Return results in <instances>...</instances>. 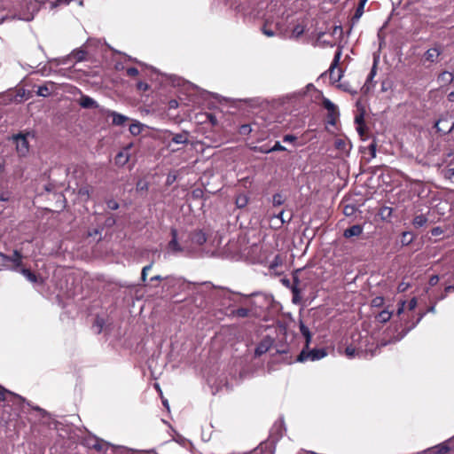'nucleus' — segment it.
<instances>
[{"instance_id":"obj_51","label":"nucleus","mask_w":454,"mask_h":454,"mask_svg":"<svg viewBox=\"0 0 454 454\" xmlns=\"http://www.w3.org/2000/svg\"><path fill=\"white\" fill-rule=\"evenodd\" d=\"M283 215H284V210L280 211L278 215H276V218L279 219L280 220V223H284L286 222H288L290 220V218L288 220H285L284 217H283Z\"/></svg>"},{"instance_id":"obj_28","label":"nucleus","mask_w":454,"mask_h":454,"mask_svg":"<svg viewBox=\"0 0 454 454\" xmlns=\"http://www.w3.org/2000/svg\"><path fill=\"white\" fill-rule=\"evenodd\" d=\"M129 129L133 136H137L142 131V126L139 122H135L129 125Z\"/></svg>"},{"instance_id":"obj_49","label":"nucleus","mask_w":454,"mask_h":454,"mask_svg":"<svg viewBox=\"0 0 454 454\" xmlns=\"http://www.w3.org/2000/svg\"><path fill=\"white\" fill-rule=\"evenodd\" d=\"M438 281H439L438 276L437 275H434L429 279V285L434 286H435L438 283Z\"/></svg>"},{"instance_id":"obj_16","label":"nucleus","mask_w":454,"mask_h":454,"mask_svg":"<svg viewBox=\"0 0 454 454\" xmlns=\"http://www.w3.org/2000/svg\"><path fill=\"white\" fill-rule=\"evenodd\" d=\"M367 1L368 0H359V4L353 16V20H358L362 17Z\"/></svg>"},{"instance_id":"obj_12","label":"nucleus","mask_w":454,"mask_h":454,"mask_svg":"<svg viewBox=\"0 0 454 454\" xmlns=\"http://www.w3.org/2000/svg\"><path fill=\"white\" fill-rule=\"evenodd\" d=\"M129 160V147L119 152L115 156V164L124 166Z\"/></svg>"},{"instance_id":"obj_41","label":"nucleus","mask_w":454,"mask_h":454,"mask_svg":"<svg viewBox=\"0 0 454 454\" xmlns=\"http://www.w3.org/2000/svg\"><path fill=\"white\" fill-rule=\"evenodd\" d=\"M262 32L263 35H265L268 37H272L275 35V32L271 30L270 28H268L267 26H263L262 27Z\"/></svg>"},{"instance_id":"obj_2","label":"nucleus","mask_w":454,"mask_h":454,"mask_svg":"<svg viewBox=\"0 0 454 454\" xmlns=\"http://www.w3.org/2000/svg\"><path fill=\"white\" fill-rule=\"evenodd\" d=\"M29 135L30 133L27 132V134L20 133L13 136V140L16 143L17 153L21 157H25L29 152V144L27 138Z\"/></svg>"},{"instance_id":"obj_11","label":"nucleus","mask_w":454,"mask_h":454,"mask_svg":"<svg viewBox=\"0 0 454 454\" xmlns=\"http://www.w3.org/2000/svg\"><path fill=\"white\" fill-rule=\"evenodd\" d=\"M79 105L85 109L98 107V103L90 97L82 95L79 100Z\"/></svg>"},{"instance_id":"obj_6","label":"nucleus","mask_w":454,"mask_h":454,"mask_svg":"<svg viewBox=\"0 0 454 454\" xmlns=\"http://www.w3.org/2000/svg\"><path fill=\"white\" fill-rule=\"evenodd\" d=\"M171 235L172 239L168 245V250L174 254L182 252L183 248L177 242V231L176 229L171 230Z\"/></svg>"},{"instance_id":"obj_54","label":"nucleus","mask_w":454,"mask_h":454,"mask_svg":"<svg viewBox=\"0 0 454 454\" xmlns=\"http://www.w3.org/2000/svg\"><path fill=\"white\" fill-rule=\"evenodd\" d=\"M148 88V85L143 82H139L137 83V89L141 90H146Z\"/></svg>"},{"instance_id":"obj_37","label":"nucleus","mask_w":454,"mask_h":454,"mask_svg":"<svg viewBox=\"0 0 454 454\" xmlns=\"http://www.w3.org/2000/svg\"><path fill=\"white\" fill-rule=\"evenodd\" d=\"M412 239H413V235L411 232H409V231H406V232H403V242L406 243V244H409L412 241Z\"/></svg>"},{"instance_id":"obj_8","label":"nucleus","mask_w":454,"mask_h":454,"mask_svg":"<svg viewBox=\"0 0 454 454\" xmlns=\"http://www.w3.org/2000/svg\"><path fill=\"white\" fill-rule=\"evenodd\" d=\"M442 51L440 48L434 47L428 49L425 54L424 59L426 61H428L430 63H434L437 61L438 57L441 55Z\"/></svg>"},{"instance_id":"obj_53","label":"nucleus","mask_w":454,"mask_h":454,"mask_svg":"<svg viewBox=\"0 0 454 454\" xmlns=\"http://www.w3.org/2000/svg\"><path fill=\"white\" fill-rule=\"evenodd\" d=\"M355 121L358 125H364V116H363V114L356 116Z\"/></svg>"},{"instance_id":"obj_55","label":"nucleus","mask_w":454,"mask_h":454,"mask_svg":"<svg viewBox=\"0 0 454 454\" xmlns=\"http://www.w3.org/2000/svg\"><path fill=\"white\" fill-rule=\"evenodd\" d=\"M340 87L342 88L345 91H348L351 94H356V90H349V88L346 84H340Z\"/></svg>"},{"instance_id":"obj_43","label":"nucleus","mask_w":454,"mask_h":454,"mask_svg":"<svg viewBox=\"0 0 454 454\" xmlns=\"http://www.w3.org/2000/svg\"><path fill=\"white\" fill-rule=\"evenodd\" d=\"M355 212V207L353 206H346L343 209V213L346 215H353Z\"/></svg>"},{"instance_id":"obj_40","label":"nucleus","mask_w":454,"mask_h":454,"mask_svg":"<svg viewBox=\"0 0 454 454\" xmlns=\"http://www.w3.org/2000/svg\"><path fill=\"white\" fill-rule=\"evenodd\" d=\"M251 131H252V129H251L250 125H248V124H244L239 129V132L242 135H248Z\"/></svg>"},{"instance_id":"obj_1","label":"nucleus","mask_w":454,"mask_h":454,"mask_svg":"<svg viewBox=\"0 0 454 454\" xmlns=\"http://www.w3.org/2000/svg\"><path fill=\"white\" fill-rule=\"evenodd\" d=\"M341 54H342L341 49L339 48L335 51L333 59L331 66L329 67V70H328L330 79L333 83L339 82L342 77V70L341 69H338L337 73L335 72V69L340 63Z\"/></svg>"},{"instance_id":"obj_44","label":"nucleus","mask_w":454,"mask_h":454,"mask_svg":"<svg viewBox=\"0 0 454 454\" xmlns=\"http://www.w3.org/2000/svg\"><path fill=\"white\" fill-rule=\"evenodd\" d=\"M24 96H25V91L22 90V92H21L20 90H19L17 92V94L15 95V97H14V101L15 102H21V101H23Z\"/></svg>"},{"instance_id":"obj_45","label":"nucleus","mask_w":454,"mask_h":454,"mask_svg":"<svg viewBox=\"0 0 454 454\" xmlns=\"http://www.w3.org/2000/svg\"><path fill=\"white\" fill-rule=\"evenodd\" d=\"M416 307H417V299L416 298H412L408 302L407 308H408L409 310H413Z\"/></svg>"},{"instance_id":"obj_61","label":"nucleus","mask_w":454,"mask_h":454,"mask_svg":"<svg viewBox=\"0 0 454 454\" xmlns=\"http://www.w3.org/2000/svg\"><path fill=\"white\" fill-rule=\"evenodd\" d=\"M356 129H357V132L359 133L360 136L364 135V126L363 125H358Z\"/></svg>"},{"instance_id":"obj_13","label":"nucleus","mask_w":454,"mask_h":454,"mask_svg":"<svg viewBox=\"0 0 454 454\" xmlns=\"http://www.w3.org/2000/svg\"><path fill=\"white\" fill-rule=\"evenodd\" d=\"M108 116L113 117L112 122L114 125H116V126L124 125V123L129 120V118L126 115L116 113L114 111H110L108 113Z\"/></svg>"},{"instance_id":"obj_21","label":"nucleus","mask_w":454,"mask_h":454,"mask_svg":"<svg viewBox=\"0 0 454 454\" xmlns=\"http://www.w3.org/2000/svg\"><path fill=\"white\" fill-rule=\"evenodd\" d=\"M249 312H250V310L248 309L239 308V309H233L231 311V315L233 317H236L244 318V317H248Z\"/></svg>"},{"instance_id":"obj_35","label":"nucleus","mask_w":454,"mask_h":454,"mask_svg":"<svg viewBox=\"0 0 454 454\" xmlns=\"http://www.w3.org/2000/svg\"><path fill=\"white\" fill-rule=\"evenodd\" d=\"M299 279L297 277L294 278V285L291 286L293 294H300Z\"/></svg>"},{"instance_id":"obj_20","label":"nucleus","mask_w":454,"mask_h":454,"mask_svg":"<svg viewBox=\"0 0 454 454\" xmlns=\"http://www.w3.org/2000/svg\"><path fill=\"white\" fill-rule=\"evenodd\" d=\"M236 206L239 208L245 207L248 203V198L246 194H239L235 200Z\"/></svg>"},{"instance_id":"obj_60","label":"nucleus","mask_w":454,"mask_h":454,"mask_svg":"<svg viewBox=\"0 0 454 454\" xmlns=\"http://www.w3.org/2000/svg\"><path fill=\"white\" fill-rule=\"evenodd\" d=\"M177 105H178V104H177V101H176V100H171V101H169V107H170V108H175V107H176V106H177Z\"/></svg>"},{"instance_id":"obj_22","label":"nucleus","mask_w":454,"mask_h":454,"mask_svg":"<svg viewBox=\"0 0 454 454\" xmlns=\"http://www.w3.org/2000/svg\"><path fill=\"white\" fill-rule=\"evenodd\" d=\"M172 142L175 144H186L188 142V136L186 133L176 134L172 137Z\"/></svg>"},{"instance_id":"obj_30","label":"nucleus","mask_w":454,"mask_h":454,"mask_svg":"<svg viewBox=\"0 0 454 454\" xmlns=\"http://www.w3.org/2000/svg\"><path fill=\"white\" fill-rule=\"evenodd\" d=\"M300 331H301V334L306 338V342L308 345L311 340V334H310L309 328L307 326H305L303 324H301Z\"/></svg>"},{"instance_id":"obj_33","label":"nucleus","mask_w":454,"mask_h":454,"mask_svg":"<svg viewBox=\"0 0 454 454\" xmlns=\"http://www.w3.org/2000/svg\"><path fill=\"white\" fill-rule=\"evenodd\" d=\"M51 94L50 89L46 85L39 86L37 95L41 97H48Z\"/></svg>"},{"instance_id":"obj_31","label":"nucleus","mask_w":454,"mask_h":454,"mask_svg":"<svg viewBox=\"0 0 454 454\" xmlns=\"http://www.w3.org/2000/svg\"><path fill=\"white\" fill-rule=\"evenodd\" d=\"M283 196L280 193H276L272 197V204L274 207H278L284 204Z\"/></svg>"},{"instance_id":"obj_15","label":"nucleus","mask_w":454,"mask_h":454,"mask_svg":"<svg viewBox=\"0 0 454 454\" xmlns=\"http://www.w3.org/2000/svg\"><path fill=\"white\" fill-rule=\"evenodd\" d=\"M90 190L89 185H83L78 189L77 193L82 200L87 201L90 199Z\"/></svg>"},{"instance_id":"obj_42","label":"nucleus","mask_w":454,"mask_h":454,"mask_svg":"<svg viewBox=\"0 0 454 454\" xmlns=\"http://www.w3.org/2000/svg\"><path fill=\"white\" fill-rule=\"evenodd\" d=\"M126 73L129 76H137L138 75L139 72L138 70L136 68V67H129L127 70H126Z\"/></svg>"},{"instance_id":"obj_59","label":"nucleus","mask_w":454,"mask_h":454,"mask_svg":"<svg viewBox=\"0 0 454 454\" xmlns=\"http://www.w3.org/2000/svg\"><path fill=\"white\" fill-rule=\"evenodd\" d=\"M407 287H408V286H407L406 285H404L403 283H402V284H400V285H399V286H398V290H399L400 292H404V291L407 289Z\"/></svg>"},{"instance_id":"obj_19","label":"nucleus","mask_w":454,"mask_h":454,"mask_svg":"<svg viewBox=\"0 0 454 454\" xmlns=\"http://www.w3.org/2000/svg\"><path fill=\"white\" fill-rule=\"evenodd\" d=\"M323 106L331 114H335L337 113V106L326 98L323 99Z\"/></svg>"},{"instance_id":"obj_18","label":"nucleus","mask_w":454,"mask_h":454,"mask_svg":"<svg viewBox=\"0 0 454 454\" xmlns=\"http://www.w3.org/2000/svg\"><path fill=\"white\" fill-rule=\"evenodd\" d=\"M427 223V218L424 215H416L412 221V224L415 228L423 227Z\"/></svg>"},{"instance_id":"obj_39","label":"nucleus","mask_w":454,"mask_h":454,"mask_svg":"<svg viewBox=\"0 0 454 454\" xmlns=\"http://www.w3.org/2000/svg\"><path fill=\"white\" fill-rule=\"evenodd\" d=\"M384 299L381 296H377L372 299V305L373 307H380L383 304Z\"/></svg>"},{"instance_id":"obj_5","label":"nucleus","mask_w":454,"mask_h":454,"mask_svg":"<svg viewBox=\"0 0 454 454\" xmlns=\"http://www.w3.org/2000/svg\"><path fill=\"white\" fill-rule=\"evenodd\" d=\"M434 128L439 133L448 134L454 129V121H450L446 118H441L435 122Z\"/></svg>"},{"instance_id":"obj_17","label":"nucleus","mask_w":454,"mask_h":454,"mask_svg":"<svg viewBox=\"0 0 454 454\" xmlns=\"http://www.w3.org/2000/svg\"><path fill=\"white\" fill-rule=\"evenodd\" d=\"M391 317L392 311H389L388 309H384L377 315L376 318L380 323H387V321L390 320Z\"/></svg>"},{"instance_id":"obj_7","label":"nucleus","mask_w":454,"mask_h":454,"mask_svg":"<svg viewBox=\"0 0 454 454\" xmlns=\"http://www.w3.org/2000/svg\"><path fill=\"white\" fill-rule=\"evenodd\" d=\"M272 341L270 339H263L255 348V356H261L265 354L271 347Z\"/></svg>"},{"instance_id":"obj_3","label":"nucleus","mask_w":454,"mask_h":454,"mask_svg":"<svg viewBox=\"0 0 454 454\" xmlns=\"http://www.w3.org/2000/svg\"><path fill=\"white\" fill-rule=\"evenodd\" d=\"M326 356V351L324 348L319 349H312L309 352H305L304 350L301 352L298 356L297 360L299 362H303L307 359L311 361L319 360Z\"/></svg>"},{"instance_id":"obj_27","label":"nucleus","mask_w":454,"mask_h":454,"mask_svg":"<svg viewBox=\"0 0 454 454\" xmlns=\"http://www.w3.org/2000/svg\"><path fill=\"white\" fill-rule=\"evenodd\" d=\"M14 395L15 397L19 398L20 400H21L22 402H25V399L23 397H21L20 395H15L10 391H8L7 389H5L4 387H3L2 386H0V400L1 401H4L6 399V395Z\"/></svg>"},{"instance_id":"obj_25","label":"nucleus","mask_w":454,"mask_h":454,"mask_svg":"<svg viewBox=\"0 0 454 454\" xmlns=\"http://www.w3.org/2000/svg\"><path fill=\"white\" fill-rule=\"evenodd\" d=\"M20 272L28 281H30L32 283H35L37 281V278H36L35 274H34L29 270L21 269Z\"/></svg>"},{"instance_id":"obj_32","label":"nucleus","mask_w":454,"mask_h":454,"mask_svg":"<svg viewBox=\"0 0 454 454\" xmlns=\"http://www.w3.org/2000/svg\"><path fill=\"white\" fill-rule=\"evenodd\" d=\"M360 352L356 351V349L353 347H347L345 349V355L348 358H354L356 356H359Z\"/></svg>"},{"instance_id":"obj_50","label":"nucleus","mask_w":454,"mask_h":454,"mask_svg":"<svg viewBox=\"0 0 454 454\" xmlns=\"http://www.w3.org/2000/svg\"><path fill=\"white\" fill-rule=\"evenodd\" d=\"M444 176L447 177V178H451L454 176V168H449L447 170L444 171Z\"/></svg>"},{"instance_id":"obj_10","label":"nucleus","mask_w":454,"mask_h":454,"mask_svg":"<svg viewBox=\"0 0 454 454\" xmlns=\"http://www.w3.org/2000/svg\"><path fill=\"white\" fill-rule=\"evenodd\" d=\"M93 441V443L90 444V446L93 449H95L98 451H103L106 452L107 450L112 447V445L103 440H100L98 438H95Z\"/></svg>"},{"instance_id":"obj_36","label":"nucleus","mask_w":454,"mask_h":454,"mask_svg":"<svg viewBox=\"0 0 454 454\" xmlns=\"http://www.w3.org/2000/svg\"><path fill=\"white\" fill-rule=\"evenodd\" d=\"M152 266H153V263H150L149 265H146L142 269V272H141L142 281L145 282L146 280L147 272L152 269Z\"/></svg>"},{"instance_id":"obj_63","label":"nucleus","mask_w":454,"mask_h":454,"mask_svg":"<svg viewBox=\"0 0 454 454\" xmlns=\"http://www.w3.org/2000/svg\"><path fill=\"white\" fill-rule=\"evenodd\" d=\"M454 290V286H448L445 287V292L446 293H450V292H452Z\"/></svg>"},{"instance_id":"obj_46","label":"nucleus","mask_w":454,"mask_h":454,"mask_svg":"<svg viewBox=\"0 0 454 454\" xmlns=\"http://www.w3.org/2000/svg\"><path fill=\"white\" fill-rule=\"evenodd\" d=\"M376 147H377V145L375 142H372L368 147L372 158H374L376 156Z\"/></svg>"},{"instance_id":"obj_9","label":"nucleus","mask_w":454,"mask_h":454,"mask_svg":"<svg viewBox=\"0 0 454 454\" xmlns=\"http://www.w3.org/2000/svg\"><path fill=\"white\" fill-rule=\"evenodd\" d=\"M363 233V227L359 224L352 225L351 227L346 229L343 232V236L346 239H350L352 237H357Z\"/></svg>"},{"instance_id":"obj_23","label":"nucleus","mask_w":454,"mask_h":454,"mask_svg":"<svg viewBox=\"0 0 454 454\" xmlns=\"http://www.w3.org/2000/svg\"><path fill=\"white\" fill-rule=\"evenodd\" d=\"M304 30H305V27L303 25H301V24L296 25L292 30L291 37H293V38L300 37L304 33Z\"/></svg>"},{"instance_id":"obj_48","label":"nucleus","mask_w":454,"mask_h":454,"mask_svg":"<svg viewBox=\"0 0 454 454\" xmlns=\"http://www.w3.org/2000/svg\"><path fill=\"white\" fill-rule=\"evenodd\" d=\"M405 304H406V302H405L404 301H401L399 302V307H398V309H397V312H396V314H397L398 316H399V315H401V314L404 311V309H405Z\"/></svg>"},{"instance_id":"obj_29","label":"nucleus","mask_w":454,"mask_h":454,"mask_svg":"<svg viewBox=\"0 0 454 454\" xmlns=\"http://www.w3.org/2000/svg\"><path fill=\"white\" fill-rule=\"evenodd\" d=\"M434 450L436 454H446L450 450V447L445 443H441L434 447Z\"/></svg>"},{"instance_id":"obj_52","label":"nucleus","mask_w":454,"mask_h":454,"mask_svg":"<svg viewBox=\"0 0 454 454\" xmlns=\"http://www.w3.org/2000/svg\"><path fill=\"white\" fill-rule=\"evenodd\" d=\"M12 19H16V16H14ZM17 19L19 20H26V21H30L34 19V15H27L26 17H17Z\"/></svg>"},{"instance_id":"obj_26","label":"nucleus","mask_w":454,"mask_h":454,"mask_svg":"<svg viewBox=\"0 0 454 454\" xmlns=\"http://www.w3.org/2000/svg\"><path fill=\"white\" fill-rule=\"evenodd\" d=\"M86 51L81 49L74 50L71 53V57L74 58L76 61L80 62L85 59Z\"/></svg>"},{"instance_id":"obj_38","label":"nucleus","mask_w":454,"mask_h":454,"mask_svg":"<svg viewBox=\"0 0 454 454\" xmlns=\"http://www.w3.org/2000/svg\"><path fill=\"white\" fill-rule=\"evenodd\" d=\"M106 205H107L108 208H110L112 210H116L119 208V203L114 200H108L106 201Z\"/></svg>"},{"instance_id":"obj_14","label":"nucleus","mask_w":454,"mask_h":454,"mask_svg":"<svg viewBox=\"0 0 454 454\" xmlns=\"http://www.w3.org/2000/svg\"><path fill=\"white\" fill-rule=\"evenodd\" d=\"M454 75L452 73H450L448 71H444L441 73L438 76V81L444 83V84H450L453 82Z\"/></svg>"},{"instance_id":"obj_4","label":"nucleus","mask_w":454,"mask_h":454,"mask_svg":"<svg viewBox=\"0 0 454 454\" xmlns=\"http://www.w3.org/2000/svg\"><path fill=\"white\" fill-rule=\"evenodd\" d=\"M21 258L22 255L17 250L14 251L13 255L9 257L2 253H0V270L2 267L5 266L7 262H12L15 263V270H17L21 265Z\"/></svg>"},{"instance_id":"obj_24","label":"nucleus","mask_w":454,"mask_h":454,"mask_svg":"<svg viewBox=\"0 0 454 454\" xmlns=\"http://www.w3.org/2000/svg\"><path fill=\"white\" fill-rule=\"evenodd\" d=\"M192 240L194 242H196L197 244H199V245H202V244H204L206 242L207 238H206V236H205V234L203 232L196 231L192 235Z\"/></svg>"},{"instance_id":"obj_34","label":"nucleus","mask_w":454,"mask_h":454,"mask_svg":"<svg viewBox=\"0 0 454 454\" xmlns=\"http://www.w3.org/2000/svg\"><path fill=\"white\" fill-rule=\"evenodd\" d=\"M286 147L283 146L279 142H276L273 147L269 150L262 151L263 153H271L276 151H286Z\"/></svg>"},{"instance_id":"obj_58","label":"nucleus","mask_w":454,"mask_h":454,"mask_svg":"<svg viewBox=\"0 0 454 454\" xmlns=\"http://www.w3.org/2000/svg\"><path fill=\"white\" fill-rule=\"evenodd\" d=\"M9 200V196L5 193H1L0 194V200L1 201H7Z\"/></svg>"},{"instance_id":"obj_62","label":"nucleus","mask_w":454,"mask_h":454,"mask_svg":"<svg viewBox=\"0 0 454 454\" xmlns=\"http://www.w3.org/2000/svg\"><path fill=\"white\" fill-rule=\"evenodd\" d=\"M344 145V142L342 140H337L335 142V145L337 148H340Z\"/></svg>"},{"instance_id":"obj_57","label":"nucleus","mask_w":454,"mask_h":454,"mask_svg":"<svg viewBox=\"0 0 454 454\" xmlns=\"http://www.w3.org/2000/svg\"><path fill=\"white\" fill-rule=\"evenodd\" d=\"M375 73H376V72H375V69H374V67H373V68L371 70V72H370V74H369V75H368V77H367V82L371 81V80L374 77Z\"/></svg>"},{"instance_id":"obj_56","label":"nucleus","mask_w":454,"mask_h":454,"mask_svg":"<svg viewBox=\"0 0 454 454\" xmlns=\"http://www.w3.org/2000/svg\"><path fill=\"white\" fill-rule=\"evenodd\" d=\"M301 301L300 294H293V302L299 303Z\"/></svg>"},{"instance_id":"obj_64","label":"nucleus","mask_w":454,"mask_h":454,"mask_svg":"<svg viewBox=\"0 0 454 454\" xmlns=\"http://www.w3.org/2000/svg\"><path fill=\"white\" fill-rule=\"evenodd\" d=\"M448 99L451 102L454 101V91L450 92L449 95H448Z\"/></svg>"},{"instance_id":"obj_47","label":"nucleus","mask_w":454,"mask_h":454,"mask_svg":"<svg viewBox=\"0 0 454 454\" xmlns=\"http://www.w3.org/2000/svg\"><path fill=\"white\" fill-rule=\"evenodd\" d=\"M295 140H296V137H295V136H294V135H290V134L286 135V136H284V137H283V141H284V142L292 143V142H294Z\"/></svg>"}]
</instances>
